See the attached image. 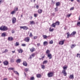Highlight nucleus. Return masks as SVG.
Masks as SVG:
<instances>
[{"label":"nucleus","instance_id":"nucleus-1","mask_svg":"<svg viewBox=\"0 0 80 80\" xmlns=\"http://www.w3.org/2000/svg\"><path fill=\"white\" fill-rule=\"evenodd\" d=\"M0 30L2 31H7V30H8V28L5 26H2L0 27Z\"/></svg>","mask_w":80,"mask_h":80},{"label":"nucleus","instance_id":"nucleus-2","mask_svg":"<svg viewBox=\"0 0 80 80\" xmlns=\"http://www.w3.org/2000/svg\"><path fill=\"white\" fill-rule=\"evenodd\" d=\"M53 76V73L52 72H50L48 74V77H52Z\"/></svg>","mask_w":80,"mask_h":80},{"label":"nucleus","instance_id":"nucleus-3","mask_svg":"<svg viewBox=\"0 0 80 80\" xmlns=\"http://www.w3.org/2000/svg\"><path fill=\"white\" fill-rule=\"evenodd\" d=\"M24 41L25 42H30V37H27L26 38H25L24 40Z\"/></svg>","mask_w":80,"mask_h":80},{"label":"nucleus","instance_id":"nucleus-4","mask_svg":"<svg viewBox=\"0 0 80 80\" xmlns=\"http://www.w3.org/2000/svg\"><path fill=\"white\" fill-rule=\"evenodd\" d=\"M65 41V40H63L62 41H60L59 43V45H63V44H64V42Z\"/></svg>","mask_w":80,"mask_h":80},{"label":"nucleus","instance_id":"nucleus-5","mask_svg":"<svg viewBox=\"0 0 80 80\" xmlns=\"http://www.w3.org/2000/svg\"><path fill=\"white\" fill-rule=\"evenodd\" d=\"M20 28L21 29V28H22V29H23V30H27V29H28V28L27 26H21L20 27Z\"/></svg>","mask_w":80,"mask_h":80},{"label":"nucleus","instance_id":"nucleus-6","mask_svg":"<svg viewBox=\"0 0 80 80\" xmlns=\"http://www.w3.org/2000/svg\"><path fill=\"white\" fill-rule=\"evenodd\" d=\"M62 73L63 74L64 76H67V72H66V71L62 70Z\"/></svg>","mask_w":80,"mask_h":80},{"label":"nucleus","instance_id":"nucleus-7","mask_svg":"<svg viewBox=\"0 0 80 80\" xmlns=\"http://www.w3.org/2000/svg\"><path fill=\"white\" fill-rule=\"evenodd\" d=\"M68 77L70 79H73L74 78L73 74H71L70 76H68Z\"/></svg>","mask_w":80,"mask_h":80},{"label":"nucleus","instance_id":"nucleus-8","mask_svg":"<svg viewBox=\"0 0 80 80\" xmlns=\"http://www.w3.org/2000/svg\"><path fill=\"white\" fill-rule=\"evenodd\" d=\"M16 18L15 17H14L13 18H12V23H15V22H16Z\"/></svg>","mask_w":80,"mask_h":80},{"label":"nucleus","instance_id":"nucleus-9","mask_svg":"<svg viewBox=\"0 0 80 80\" xmlns=\"http://www.w3.org/2000/svg\"><path fill=\"white\" fill-rule=\"evenodd\" d=\"M48 57L49 59H52V54L50 53L48 54Z\"/></svg>","mask_w":80,"mask_h":80},{"label":"nucleus","instance_id":"nucleus-10","mask_svg":"<svg viewBox=\"0 0 80 80\" xmlns=\"http://www.w3.org/2000/svg\"><path fill=\"white\" fill-rule=\"evenodd\" d=\"M13 39V38L12 37H8V41H12Z\"/></svg>","mask_w":80,"mask_h":80},{"label":"nucleus","instance_id":"nucleus-11","mask_svg":"<svg viewBox=\"0 0 80 80\" xmlns=\"http://www.w3.org/2000/svg\"><path fill=\"white\" fill-rule=\"evenodd\" d=\"M29 50H30V51L31 52H34L35 50V48L33 47H32L31 48H30Z\"/></svg>","mask_w":80,"mask_h":80},{"label":"nucleus","instance_id":"nucleus-12","mask_svg":"<svg viewBox=\"0 0 80 80\" xmlns=\"http://www.w3.org/2000/svg\"><path fill=\"white\" fill-rule=\"evenodd\" d=\"M67 68H68V66H64L63 67V70H67Z\"/></svg>","mask_w":80,"mask_h":80},{"label":"nucleus","instance_id":"nucleus-13","mask_svg":"<svg viewBox=\"0 0 80 80\" xmlns=\"http://www.w3.org/2000/svg\"><path fill=\"white\" fill-rule=\"evenodd\" d=\"M48 45V42L47 41H45L43 43V45L44 46H47Z\"/></svg>","mask_w":80,"mask_h":80},{"label":"nucleus","instance_id":"nucleus-14","mask_svg":"<svg viewBox=\"0 0 80 80\" xmlns=\"http://www.w3.org/2000/svg\"><path fill=\"white\" fill-rule=\"evenodd\" d=\"M3 63L4 65H7L8 64V62L7 61H4Z\"/></svg>","mask_w":80,"mask_h":80},{"label":"nucleus","instance_id":"nucleus-15","mask_svg":"<svg viewBox=\"0 0 80 80\" xmlns=\"http://www.w3.org/2000/svg\"><path fill=\"white\" fill-rule=\"evenodd\" d=\"M76 32L74 31L71 33L70 35H72L73 36H75V35L76 34Z\"/></svg>","mask_w":80,"mask_h":80},{"label":"nucleus","instance_id":"nucleus-16","mask_svg":"<svg viewBox=\"0 0 80 80\" xmlns=\"http://www.w3.org/2000/svg\"><path fill=\"white\" fill-rule=\"evenodd\" d=\"M18 53H22L23 52V50L22 49H20L18 50Z\"/></svg>","mask_w":80,"mask_h":80},{"label":"nucleus","instance_id":"nucleus-17","mask_svg":"<svg viewBox=\"0 0 80 80\" xmlns=\"http://www.w3.org/2000/svg\"><path fill=\"white\" fill-rule=\"evenodd\" d=\"M21 62V59H18L16 61L17 63H20Z\"/></svg>","mask_w":80,"mask_h":80},{"label":"nucleus","instance_id":"nucleus-18","mask_svg":"<svg viewBox=\"0 0 80 80\" xmlns=\"http://www.w3.org/2000/svg\"><path fill=\"white\" fill-rule=\"evenodd\" d=\"M36 76L37 78H41L42 77L41 76V74H37Z\"/></svg>","mask_w":80,"mask_h":80},{"label":"nucleus","instance_id":"nucleus-19","mask_svg":"<svg viewBox=\"0 0 80 80\" xmlns=\"http://www.w3.org/2000/svg\"><path fill=\"white\" fill-rule=\"evenodd\" d=\"M55 24H56V25H60V22L59 21H57L55 23Z\"/></svg>","mask_w":80,"mask_h":80},{"label":"nucleus","instance_id":"nucleus-20","mask_svg":"<svg viewBox=\"0 0 80 80\" xmlns=\"http://www.w3.org/2000/svg\"><path fill=\"white\" fill-rule=\"evenodd\" d=\"M23 64L24 66H27V62L26 61H24L23 63Z\"/></svg>","mask_w":80,"mask_h":80},{"label":"nucleus","instance_id":"nucleus-21","mask_svg":"<svg viewBox=\"0 0 80 80\" xmlns=\"http://www.w3.org/2000/svg\"><path fill=\"white\" fill-rule=\"evenodd\" d=\"M6 36V33L5 32H3L2 33L1 35L2 37H5Z\"/></svg>","mask_w":80,"mask_h":80},{"label":"nucleus","instance_id":"nucleus-22","mask_svg":"<svg viewBox=\"0 0 80 80\" xmlns=\"http://www.w3.org/2000/svg\"><path fill=\"white\" fill-rule=\"evenodd\" d=\"M75 46H76V45L75 44H72L71 46V48H74V47H75Z\"/></svg>","mask_w":80,"mask_h":80},{"label":"nucleus","instance_id":"nucleus-23","mask_svg":"<svg viewBox=\"0 0 80 80\" xmlns=\"http://www.w3.org/2000/svg\"><path fill=\"white\" fill-rule=\"evenodd\" d=\"M56 7H58L60 5V2H57L56 3Z\"/></svg>","mask_w":80,"mask_h":80},{"label":"nucleus","instance_id":"nucleus-24","mask_svg":"<svg viewBox=\"0 0 80 80\" xmlns=\"http://www.w3.org/2000/svg\"><path fill=\"white\" fill-rule=\"evenodd\" d=\"M56 26V24H55V23H53L52 24V25H51V26L52 27H55Z\"/></svg>","mask_w":80,"mask_h":80},{"label":"nucleus","instance_id":"nucleus-25","mask_svg":"<svg viewBox=\"0 0 80 80\" xmlns=\"http://www.w3.org/2000/svg\"><path fill=\"white\" fill-rule=\"evenodd\" d=\"M14 13H16V12L14 10L11 12V15H14Z\"/></svg>","mask_w":80,"mask_h":80},{"label":"nucleus","instance_id":"nucleus-26","mask_svg":"<svg viewBox=\"0 0 80 80\" xmlns=\"http://www.w3.org/2000/svg\"><path fill=\"white\" fill-rule=\"evenodd\" d=\"M38 12L39 13H42V10L40 9H38Z\"/></svg>","mask_w":80,"mask_h":80},{"label":"nucleus","instance_id":"nucleus-27","mask_svg":"<svg viewBox=\"0 0 80 80\" xmlns=\"http://www.w3.org/2000/svg\"><path fill=\"white\" fill-rule=\"evenodd\" d=\"M42 37L44 39H46L47 38H48V37H47L46 35H43Z\"/></svg>","mask_w":80,"mask_h":80},{"label":"nucleus","instance_id":"nucleus-28","mask_svg":"<svg viewBox=\"0 0 80 80\" xmlns=\"http://www.w3.org/2000/svg\"><path fill=\"white\" fill-rule=\"evenodd\" d=\"M45 65H41V68L42 69L44 70L45 68Z\"/></svg>","mask_w":80,"mask_h":80},{"label":"nucleus","instance_id":"nucleus-29","mask_svg":"<svg viewBox=\"0 0 80 80\" xmlns=\"http://www.w3.org/2000/svg\"><path fill=\"white\" fill-rule=\"evenodd\" d=\"M13 72L14 73H15V74H16V75H19V73H18L17 71H13Z\"/></svg>","mask_w":80,"mask_h":80},{"label":"nucleus","instance_id":"nucleus-30","mask_svg":"<svg viewBox=\"0 0 80 80\" xmlns=\"http://www.w3.org/2000/svg\"><path fill=\"white\" fill-rule=\"evenodd\" d=\"M24 70L26 72H28V70H29V69L28 68H26L24 69Z\"/></svg>","mask_w":80,"mask_h":80},{"label":"nucleus","instance_id":"nucleus-31","mask_svg":"<svg viewBox=\"0 0 80 80\" xmlns=\"http://www.w3.org/2000/svg\"><path fill=\"white\" fill-rule=\"evenodd\" d=\"M53 30H54V29L53 28L52 29H51V28H50L49 29L50 32H53Z\"/></svg>","mask_w":80,"mask_h":80},{"label":"nucleus","instance_id":"nucleus-32","mask_svg":"<svg viewBox=\"0 0 80 80\" xmlns=\"http://www.w3.org/2000/svg\"><path fill=\"white\" fill-rule=\"evenodd\" d=\"M47 62H48V61L46 60V61H44L42 63L43 64H46V63H47Z\"/></svg>","mask_w":80,"mask_h":80},{"label":"nucleus","instance_id":"nucleus-33","mask_svg":"<svg viewBox=\"0 0 80 80\" xmlns=\"http://www.w3.org/2000/svg\"><path fill=\"white\" fill-rule=\"evenodd\" d=\"M30 23L31 24H35V23L34 22V21H31L30 22Z\"/></svg>","mask_w":80,"mask_h":80},{"label":"nucleus","instance_id":"nucleus-34","mask_svg":"<svg viewBox=\"0 0 80 80\" xmlns=\"http://www.w3.org/2000/svg\"><path fill=\"white\" fill-rule=\"evenodd\" d=\"M37 16H38V14L37 13H35L34 14V17H37Z\"/></svg>","mask_w":80,"mask_h":80},{"label":"nucleus","instance_id":"nucleus-35","mask_svg":"<svg viewBox=\"0 0 80 80\" xmlns=\"http://www.w3.org/2000/svg\"><path fill=\"white\" fill-rule=\"evenodd\" d=\"M15 46H18L19 45V43L18 42H17L15 44Z\"/></svg>","mask_w":80,"mask_h":80},{"label":"nucleus","instance_id":"nucleus-36","mask_svg":"<svg viewBox=\"0 0 80 80\" xmlns=\"http://www.w3.org/2000/svg\"><path fill=\"white\" fill-rule=\"evenodd\" d=\"M49 53H50V51L49 50H48L46 52V53L48 55V54H49Z\"/></svg>","mask_w":80,"mask_h":80},{"label":"nucleus","instance_id":"nucleus-37","mask_svg":"<svg viewBox=\"0 0 80 80\" xmlns=\"http://www.w3.org/2000/svg\"><path fill=\"white\" fill-rule=\"evenodd\" d=\"M15 62V60H14V59H11V63H13V62Z\"/></svg>","mask_w":80,"mask_h":80},{"label":"nucleus","instance_id":"nucleus-38","mask_svg":"<svg viewBox=\"0 0 80 80\" xmlns=\"http://www.w3.org/2000/svg\"><path fill=\"white\" fill-rule=\"evenodd\" d=\"M55 12H57V11H58V7H57L56 8H55Z\"/></svg>","mask_w":80,"mask_h":80},{"label":"nucleus","instance_id":"nucleus-39","mask_svg":"<svg viewBox=\"0 0 80 80\" xmlns=\"http://www.w3.org/2000/svg\"><path fill=\"white\" fill-rule=\"evenodd\" d=\"M32 36L33 35L32 34V33L30 32L29 37H32Z\"/></svg>","mask_w":80,"mask_h":80},{"label":"nucleus","instance_id":"nucleus-40","mask_svg":"<svg viewBox=\"0 0 80 80\" xmlns=\"http://www.w3.org/2000/svg\"><path fill=\"white\" fill-rule=\"evenodd\" d=\"M77 57H79V58H80V54H77Z\"/></svg>","mask_w":80,"mask_h":80},{"label":"nucleus","instance_id":"nucleus-41","mask_svg":"<svg viewBox=\"0 0 80 80\" xmlns=\"http://www.w3.org/2000/svg\"><path fill=\"white\" fill-rule=\"evenodd\" d=\"M18 10V8H15L14 10V11L15 12H16V11H17Z\"/></svg>","mask_w":80,"mask_h":80},{"label":"nucleus","instance_id":"nucleus-42","mask_svg":"<svg viewBox=\"0 0 80 80\" xmlns=\"http://www.w3.org/2000/svg\"><path fill=\"white\" fill-rule=\"evenodd\" d=\"M7 52H8V50H7V49H6L4 51V52H3V53H7Z\"/></svg>","mask_w":80,"mask_h":80},{"label":"nucleus","instance_id":"nucleus-43","mask_svg":"<svg viewBox=\"0 0 80 80\" xmlns=\"http://www.w3.org/2000/svg\"><path fill=\"white\" fill-rule=\"evenodd\" d=\"M34 77H32L30 79V80H34Z\"/></svg>","mask_w":80,"mask_h":80},{"label":"nucleus","instance_id":"nucleus-44","mask_svg":"<svg viewBox=\"0 0 80 80\" xmlns=\"http://www.w3.org/2000/svg\"><path fill=\"white\" fill-rule=\"evenodd\" d=\"M53 41L51 40L49 42V43L50 44H53Z\"/></svg>","mask_w":80,"mask_h":80},{"label":"nucleus","instance_id":"nucleus-45","mask_svg":"<svg viewBox=\"0 0 80 80\" xmlns=\"http://www.w3.org/2000/svg\"><path fill=\"white\" fill-rule=\"evenodd\" d=\"M8 69H9V70H13L14 69V68H9Z\"/></svg>","mask_w":80,"mask_h":80},{"label":"nucleus","instance_id":"nucleus-46","mask_svg":"<svg viewBox=\"0 0 80 80\" xmlns=\"http://www.w3.org/2000/svg\"><path fill=\"white\" fill-rule=\"evenodd\" d=\"M67 38H69V36H70V35H70L68 33H67Z\"/></svg>","mask_w":80,"mask_h":80},{"label":"nucleus","instance_id":"nucleus-47","mask_svg":"<svg viewBox=\"0 0 80 80\" xmlns=\"http://www.w3.org/2000/svg\"><path fill=\"white\" fill-rule=\"evenodd\" d=\"M22 47H25V46H26V44H22Z\"/></svg>","mask_w":80,"mask_h":80},{"label":"nucleus","instance_id":"nucleus-48","mask_svg":"<svg viewBox=\"0 0 80 80\" xmlns=\"http://www.w3.org/2000/svg\"><path fill=\"white\" fill-rule=\"evenodd\" d=\"M4 2V1L3 0H0V4H1L2 2Z\"/></svg>","mask_w":80,"mask_h":80},{"label":"nucleus","instance_id":"nucleus-49","mask_svg":"<svg viewBox=\"0 0 80 80\" xmlns=\"http://www.w3.org/2000/svg\"><path fill=\"white\" fill-rule=\"evenodd\" d=\"M74 9V7H72L70 8V10H73Z\"/></svg>","mask_w":80,"mask_h":80},{"label":"nucleus","instance_id":"nucleus-50","mask_svg":"<svg viewBox=\"0 0 80 80\" xmlns=\"http://www.w3.org/2000/svg\"><path fill=\"white\" fill-rule=\"evenodd\" d=\"M31 56L33 57H34L35 56V53H33L31 55Z\"/></svg>","mask_w":80,"mask_h":80},{"label":"nucleus","instance_id":"nucleus-51","mask_svg":"<svg viewBox=\"0 0 80 80\" xmlns=\"http://www.w3.org/2000/svg\"><path fill=\"white\" fill-rule=\"evenodd\" d=\"M80 25V22H78L77 23V25Z\"/></svg>","mask_w":80,"mask_h":80},{"label":"nucleus","instance_id":"nucleus-52","mask_svg":"<svg viewBox=\"0 0 80 80\" xmlns=\"http://www.w3.org/2000/svg\"><path fill=\"white\" fill-rule=\"evenodd\" d=\"M37 36H34V38H33L34 39H37Z\"/></svg>","mask_w":80,"mask_h":80},{"label":"nucleus","instance_id":"nucleus-53","mask_svg":"<svg viewBox=\"0 0 80 80\" xmlns=\"http://www.w3.org/2000/svg\"><path fill=\"white\" fill-rule=\"evenodd\" d=\"M29 18H30L31 20H32V18H33L32 17V16H30Z\"/></svg>","mask_w":80,"mask_h":80},{"label":"nucleus","instance_id":"nucleus-54","mask_svg":"<svg viewBox=\"0 0 80 80\" xmlns=\"http://www.w3.org/2000/svg\"><path fill=\"white\" fill-rule=\"evenodd\" d=\"M70 16H71V14H69V15H68V17H70Z\"/></svg>","mask_w":80,"mask_h":80},{"label":"nucleus","instance_id":"nucleus-55","mask_svg":"<svg viewBox=\"0 0 80 80\" xmlns=\"http://www.w3.org/2000/svg\"><path fill=\"white\" fill-rule=\"evenodd\" d=\"M37 45L38 46V47H39V46H40V43H38Z\"/></svg>","mask_w":80,"mask_h":80},{"label":"nucleus","instance_id":"nucleus-56","mask_svg":"<svg viewBox=\"0 0 80 80\" xmlns=\"http://www.w3.org/2000/svg\"><path fill=\"white\" fill-rule=\"evenodd\" d=\"M37 8L38 9V8H39V6L38 5H37L36 6Z\"/></svg>","mask_w":80,"mask_h":80},{"label":"nucleus","instance_id":"nucleus-57","mask_svg":"<svg viewBox=\"0 0 80 80\" xmlns=\"http://www.w3.org/2000/svg\"><path fill=\"white\" fill-rule=\"evenodd\" d=\"M77 1L79 3H80V0H77Z\"/></svg>","mask_w":80,"mask_h":80},{"label":"nucleus","instance_id":"nucleus-58","mask_svg":"<svg viewBox=\"0 0 80 80\" xmlns=\"http://www.w3.org/2000/svg\"><path fill=\"white\" fill-rule=\"evenodd\" d=\"M12 52L13 53H15V51H12Z\"/></svg>","mask_w":80,"mask_h":80},{"label":"nucleus","instance_id":"nucleus-59","mask_svg":"<svg viewBox=\"0 0 80 80\" xmlns=\"http://www.w3.org/2000/svg\"><path fill=\"white\" fill-rule=\"evenodd\" d=\"M24 73L25 77H27V75H26V73H25V72H24Z\"/></svg>","mask_w":80,"mask_h":80},{"label":"nucleus","instance_id":"nucleus-60","mask_svg":"<svg viewBox=\"0 0 80 80\" xmlns=\"http://www.w3.org/2000/svg\"><path fill=\"white\" fill-rule=\"evenodd\" d=\"M3 80H7V78H5L3 79Z\"/></svg>","mask_w":80,"mask_h":80},{"label":"nucleus","instance_id":"nucleus-61","mask_svg":"<svg viewBox=\"0 0 80 80\" xmlns=\"http://www.w3.org/2000/svg\"><path fill=\"white\" fill-rule=\"evenodd\" d=\"M29 58H30V59H32V57L30 56V57H29Z\"/></svg>","mask_w":80,"mask_h":80},{"label":"nucleus","instance_id":"nucleus-62","mask_svg":"<svg viewBox=\"0 0 80 80\" xmlns=\"http://www.w3.org/2000/svg\"><path fill=\"white\" fill-rule=\"evenodd\" d=\"M45 58L44 56H43L42 57V58Z\"/></svg>","mask_w":80,"mask_h":80},{"label":"nucleus","instance_id":"nucleus-63","mask_svg":"<svg viewBox=\"0 0 80 80\" xmlns=\"http://www.w3.org/2000/svg\"><path fill=\"white\" fill-rule=\"evenodd\" d=\"M78 20H80V16H79V18Z\"/></svg>","mask_w":80,"mask_h":80},{"label":"nucleus","instance_id":"nucleus-64","mask_svg":"<svg viewBox=\"0 0 80 80\" xmlns=\"http://www.w3.org/2000/svg\"><path fill=\"white\" fill-rule=\"evenodd\" d=\"M71 2H73V0H70Z\"/></svg>","mask_w":80,"mask_h":80}]
</instances>
